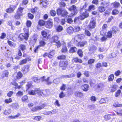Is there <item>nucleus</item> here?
Segmentation results:
<instances>
[{
    "label": "nucleus",
    "instance_id": "obj_1",
    "mask_svg": "<svg viewBox=\"0 0 122 122\" xmlns=\"http://www.w3.org/2000/svg\"><path fill=\"white\" fill-rule=\"evenodd\" d=\"M45 92V91L41 92L40 89L36 88L34 90H31L29 91L28 92V93L30 95H35L36 94H37L39 96H42V94L45 95L44 92Z\"/></svg>",
    "mask_w": 122,
    "mask_h": 122
},
{
    "label": "nucleus",
    "instance_id": "obj_2",
    "mask_svg": "<svg viewBox=\"0 0 122 122\" xmlns=\"http://www.w3.org/2000/svg\"><path fill=\"white\" fill-rule=\"evenodd\" d=\"M58 37L56 36H53L51 39V43H54V44L56 45L58 48L60 47L61 45L59 41H58Z\"/></svg>",
    "mask_w": 122,
    "mask_h": 122
},
{
    "label": "nucleus",
    "instance_id": "obj_3",
    "mask_svg": "<svg viewBox=\"0 0 122 122\" xmlns=\"http://www.w3.org/2000/svg\"><path fill=\"white\" fill-rule=\"evenodd\" d=\"M96 26L95 19L94 18H92L90 21V23L88 26L90 29L94 28Z\"/></svg>",
    "mask_w": 122,
    "mask_h": 122
},
{
    "label": "nucleus",
    "instance_id": "obj_4",
    "mask_svg": "<svg viewBox=\"0 0 122 122\" xmlns=\"http://www.w3.org/2000/svg\"><path fill=\"white\" fill-rule=\"evenodd\" d=\"M49 77L46 78L45 76H43V77L40 78V80L42 81H44L47 84L49 85L52 82L49 81Z\"/></svg>",
    "mask_w": 122,
    "mask_h": 122
},
{
    "label": "nucleus",
    "instance_id": "obj_5",
    "mask_svg": "<svg viewBox=\"0 0 122 122\" xmlns=\"http://www.w3.org/2000/svg\"><path fill=\"white\" fill-rule=\"evenodd\" d=\"M84 35L82 34H79L76 36L75 37L74 40L76 41L83 39L84 37Z\"/></svg>",
    "mask_w": 122,
    "mask_h": 122
},
{
    "label": "nucleus",
    "instance_id": "obj_6",
    "mask_svg": "<svg viewBox=\"0 0 122 122\" xmlns=\"http://www.w3.org/2000/svg\"><path fill=\"white\" fill-rule=\"evenodd\" d=\"M45 106L44 104H42L41 105L39 106H36L31 109L34 112L37 110H40L43 109L45 107Z\"/></svg>",
    "mask_w": 122,
    "mask_h": 122
},
{
    "label": "nucleus",
    "instance_id": "obj_7",
    "mask_svg": "<svg viewBox=\"0 0 122 122\" xmlns=\"http://www.w3.org/2000/svg\"><path fill=\"white\" fill-rule=\"evenodd\" d=\"M88 13L86 11H85L80 15L79 16V18L81 20H83L85 18L88 17Z\"/></svg>",
    "mask_w": 122,
    "mask_h": 122
},
{
    "label": "nucleus",
    "instance_id": "obj_8",
    "mask_svg": "<svg viewBox=\"0 0 122 122\" xmlns=\"http://www.w3.org/2000/svg\"><path fill=\"white\" fill-rule=\"evenodd\" d=\"M28 37L29 35L27 34H25L24 33H23L19 35V38L22 41L24 39L27 40Z\"/></svg>",
    "mask_w": 122,
    "mask_h": 122
},
{
    "label": "nucleus",
    "instance_id": "obj_9",
    "mask_svg": "<svg viewBox=\"0 0 122 122\" xmlns=\"http://www.w3.org/2000/svg\"><path fill=\"white\" fill-rule=\"evenodd\" d=\"M16 7V6L15 5H11L6 10V12L8 13H12Z\"/></svg>",
    "mask_w": 122,
    "mask_h": 122
},
{
    "label": "nucleus",
    "instance_id": "obj_10",
    "mask_svg": "<svg viewBox=\"0 0 122 122\" xmlns=\"http://www.w3.org/2000/svg\"><path fill=\"white\" fill-rule=\"evenodd\" d=\"M67 64L66 62L64 61H60L59 63V66L62 67V69L65 70Z\"/></svg>",
    "mask_w": 122,
    "mask_h": 122
},
{
    "label": "nucleus",
    "instance_id": "obj_11",
    "mask_svg": "<svg viewBox=\"0 0 122 122\" xmlns=\"http://www.w3.org/2000/svg\"><path fill=\"white\" fill-rule=\"evenodd\" d=\"M69 10L70 11H73L74 12L71 13L73 15H76L77 13V11L76 9V7L75 5H73L71 6L69 9Z\"/></svg>",
    "mask_w": 122,
    "mask_h": 122
},
{
    "label": "nucleus",
    "instance_id": "obj_12",
    "mask_svg": "<svg viewBox=\"0 0 122 122\" xmlns=\"http://www.w3.org/2000/svg\"><path fill=\"white\" fill-rule=\"evenodd\" d=\"M30 66L28 65H26L24 66L22 68V71L23 73L24 74H25L28 72L29 70V69Z\"/></svg>",
    "mask_w": 122,
    "mask_h": 122
},
{
    "label": "nucleus",
    "instance_id": "obj_13",
    "mask_svg": "<svg viewBox=\"0 0 122 122\" xmlns=\"http://www.w3.org/2000/svg\"><path fill=\"white\" fill-rule=\"evenodd\" d=\"M52 26L53 22L52 19H50L47 21L46 24V27L47 28H50L52 27Z\"/></svg>",
    "mask_w": 122,
    "mask_h": 122
},
{
    "label": "nucleus",
    "instance_id": "obj_14",
    "mask_svg": "<svg viewBox=\"0 0 122 122\" xmlns=\"http://www.w3.org/2000/svg\"><path fill=\"white\" fill-rule=\"evenodd\" d=\"M104 86L102 83H100L97 85V88L98 90L102 91L104 88Z\"/></svg>",
    "mask_w": 122,
    "mask_h": 122
},
{
    "label": "nucleus",
    "instance_id": "obj_15",
    "mask_svg": "<svg viewBox=\"0 0 122 122\" xmlns=\"http://www.w3.org/2000/svg\"><path fill=\"white\" fill-rule=\"evenodd\" d=\"M40 45L38 46H37L36 49L35 50V52H36V50L40 47L41 46H44L46 44V42L43 41L41 40L40 41Z\"/></svg>",
    "mask_w": 122,
    "mask_h": 122
},
{
    "label": "nucleus",
    "instance_id": "obj_16",
    "mask_svg": "<svg viewBox=\"0 0 122 122\" xmlns=\"http://www.w3.org/2000/svg\"><path fill=\"white\" fill-rule=\"evenodd\" d=\"M107 27V25L106 24H104L102 26V28L103 30H102L101 32V35H105L106 33V30L105 29Z\"/></svg>",
    "mask_w": 122,
    "mask_h": 122
},
{
    "label": "nucleus",
    "instance_id": "obj_17",
    "mask_svg": "<svg viewBox=\"0 0 122 122\" xmlns=\"http://www.w3.org/2000/svg\"><path fill=\"white\" fill-rule=\"evenodd\" d=\"M74 30V28L71 26L69 27L67 29V33L69 34H72Z\"/></svg>",
    "mask_w": 122,
    "mask_h": 122
},
{
    "label": "nucleus",
    "instance_id": "obj_18",
    "mask_svg": "<svg viewBox=\"0 0 122 122\" xmlns=\"http://www.w3.org/2000/svg\"><path fill=\"white\" fill-rule=\"evenodd\" d=\"M11 112V110L10 109H8L7 110L6 109L4 110L3 111V113L5 115H8L10 114Z\"/></svg>",
    "mask_w": 122,
    "mask_h": 122
},
{
    "label": "nucleus",
    "instance_id": "obj_19",
    "mask_svg": "<svg viewBox=\"0 0 122 122\" xmlns=\"http://www.w3.org/2000/svg\"><path fill=\"white\" fill-rule=\"evenodd\" d=\"M87 44V42L85 41L80 42L78 43V46L81 47H83L85 45H86Z\"/></svg>",
    "mask_w": 122,
    "mask_h": 122
},
{
    "label": "nucleus",
    "instance_id": "obj_20",
    "mask_svg": "<svg viewBox=\"0 0 122 122\" xmlns=\"http://www.w3.org/2000/svg\"><path fill=\"white\" fill-rule=\"evenodd\" d=\"M9 74V72L8 71H4L2 72L1 74V76L3 78L5 77H8Z\"/></svg>",
    "mask_w": 122,
    "mask_h": 122
},
{
    "label": "nucleus",
    "instance_id": "obj_21",
    "mask_svg": "<svg viewBox=\"0 0 122 122\" xmlns=\"http://www.w3.org/2000/svg\"><path fill=\"white\" fill-rule=\"evenodd\" d=\"M74 95L77 97H81L83 96V94L81 92L78 91H76L74 93Z\"/></svg>",
    "mask_w": 122,
    "mask_h": 122
},
{
    "label": "nucleus",
    "instance_id": "obj_22",
    "mask_svg": "<svg viewBox=\"0 0 122 122\" xmlns=\"http://www.w3.org/2000/svg\"><path fill=\"white\" fill-rule=\"evenodd\" d=\"M21 6H20L17 9L16 13L18 14H20L22 15V12L24 9V8L22 7Z\"/></svg>",
    "mask_w": 122,
    "mask_h": 122
},
{
    "label": "nucleus",
    "instance_id": "obj_23",
    "mask_svg": "<svg viewBox=\"0 0 122 122\" xmlns=\"http://www.w3.org/2000/svg\"><path fill=\"white\" fill-rule=\"evenodd\" d=\"M81 87L84 91H86L88 90L89 86L87 84H85L82 86Z\"/></svg>",
    "mask_w": 122,
    "mask_h": 122
},
{
    "label": "nucleus",
    "instance_id": "obj_24",
    "mask_svg": "<svg viewBox=\"0 0 122 122\" xmlns=\"http://www.w3.org/2000/svg\"><path fill=\"white\" fill-rule=\"evenodd\" d=\"M98 10L99 12L102 13L105 10V8L102 6H100L98 8Z\"/></svg>",
    "mask_w": 122,
    "mask_h": 122
},
{
    "label": "nucleus",
    "instance_id": "obj_25",
    "mask_svg": "<svg viewBox=\"0 0 122 122\" xmlns=\"http://www.w3.org/2000/svg\"><path fill=\"white\" fill-rule=\"evenodd\" d=\"M97 49V47L95 46H91L89 49V51H90L94 52Z\"/></svg>",
    "mask_w": 122,
    "mask_h": 122
},
{
    "label": "nucleus",
    "instance_id": "obj_26",
    "mask_svg": "<svg viewBox=\"0 0 122 122\" xmlns=\"http://www.w3.org/2000/svg\"><path fill=\"white\" fill-rule=\"evenodd\" d=\"M72 61H74L75 62H78L80 63H81L82 62V61L81 59H78L77 58H73Z\"/></svg>",
    "mask_w": 122,
    "mask_h": 122
},
{
    "label": "nucleus",
    "instance_id": "obj_27",
    "mask_svg": "<svg viewBox=\"0 0 122 122\" xmlns=\"http://www.w3.org/2000/svg\"><path fill=\"white\" fill-rule=\"evenodd\" d=\"M112 5L114 8H117L120 5V4L117 2H115L112 3Z\"/></svg>",
    "mask_w": 122,
    "mask_h": 122
},
{
    "label": "nucleus",
    "instance_id": "obj_28",
    "mask_svg": "<svg viewBox=\"0 0 122 122\" xmlns=\"http://www.w3.org/2000/svg\"><path fill=\"white\" fill-rule=\"evenodd\" d=\"M76 51L77 48L75 47H73L71 48L69 52L70 53H74L76 52Z\"/></svg>",
    "mask_w": 122,
    "mask_h": 122
},
{
    "label": "nucleus",
    "instance_id": "obj_29",
    "mask_svg": "<svg viewBox=\"0 0 122 122\" xmlns=\"http://www.w3.org/2000/svg\"><path fill=\"white\" fill-rule=\"evenodd\" d=\"M11 106L13 109H18L19 108L18 104L17 103L12 104L11 105Z\"/></svg>",
    "mask_w": 122,
    "mask_h": 122
},
{
    "label": "nucleus",
    "instance_id": "obj_30",
    "mask_svg": "<svg viewBox=\"0 0 122 122\" xmlns=\"http://www.w3.org/2000/svg\"><path fill=\"white\" fill-rule=\"evenodd\" d=\"M114 75L113 74H111L108 77V81H112L114 79Z\"/></svg>",
    "mask_w": 122,
    "mask_h": 122
},
{
    "label": "nucleus",
    "instance_id": "obj_31",
    "mask_svg": "<svg viewBox=\"0 0 122 122\" xmlns=\"http://www.w3.org/2000/svg\"><path fill=\"white\" fill-rule=\"evenodd\" d=\"M19 47L20 49L23 51H24L26 49V46L24 44H21Z\"/></svg>",
    "mask_w": 122,
    "mask_h": 122
},
{
    "label": "nucleus",
    "instance_id": "obj_32",
    "mask_svg": "<svg viewBox=\"0 0 122 122\" xmlns=\"http://www.w3.org/2000/svg\"><path fill=\"white\" fill-rule=\"evenodd\" d=\"M7 42L8 44L11 47H15L16 46V44H15L14 43L9 41H8Z\"/></svg>",
    "mask_w": 122,
    "mask_h": 122
},
{
    "label": "nucleus",
    "instance_id": "obj_33",
    "mask_svg": "<svg viewBox=\"0 0 122 122\" xmlns=\"http://www.w3.org/2000/svg\"><path fill=\"white\" fill-rule=\"evenodd\" d=\"M23 95V92H22L19 91L16 94L17 97H20Z\"/></svg>",
    "mask_w": 122,
    "mask_h": 122
},
{
    "label": "nucleus",
    "instance_id": "obj_34",
    "mask_svg": "<svg viewBox=\"0 0 122 122\" xmlns=\"http://www.w3.org/2000/svg\"><path fill=\"white\" fill-rule=\"evenodd\" d=\"M54 51H52L50 52L49 54L48 57L50 58H52L54 55Z\"/></svg>",
    "mask_w": 122,
    "mask_h": 122
},
{
    "label": "nucleus",
    "instance_id": "obj_35",
    "mask_svg": "<svg viewBox=\"0 0 122 122\" xmlns=\"http://www.w3.org/2000/svg\"><path fill=\"white\" fill-rule=\"evenodd\" d=\"M63 27L60 25H59L57 27L56 29V30L59 32L63 30Z\"/></svg>",
    "mask_w": 122,
    "mask_h": 122
},
{
    "label": "nucleus",
    "instance_id": "obj_36",
    "mask_svg": "<svg viewBox=\"0 0 122 122\" xmlns=\"http://www.w3.org/2000/svg\"><path fill=\"white\" fill-rule=\"evenodd\" d=\"M33 81L35 82L38 83L39 82L40 79H39L38 78L36 77H33L32 78Z\"/></svg>",
    "mask_w": 122,
    "mask_h": 122
},
{
    "label": "nucleus",
    "instance_id": "obj_37",
    "mask_svg": "<svg viewBox=\"0 0 122 122\" xmlns=\"http://www.w3.org/2000/svg\"><path fill=\"white\" fill-rule=\"evenodd\" d=\"M112 31H108L107 35V37L109 38H111L112 37Z\"/></svg>",
    "mask_w": 122,
    "mask_h": 122
},
{
    "label": "nucleus",
    "instance_id": "obj_38",
    "mask_svg": "<svg viewBox=\"0 0 122 122\" xmlns=\"http://www.w3.org/2000/svg\"><path fill=\"white\" fill-rule=\"evenodd\" d=\"M113 105L114 107H122V104H119L117 102L114 103Z\"/></svg>",
    "mask_w": 122,
    "mask_h": 122
},
{
    "label": "nucleus",
    "instance_id": "obj_39",
    "mask_svg": "<svg viewBox=\"0 0 122 122\" xmlns=\"http://www.w3.org/2000/svg\"><path fill=\"white\" fill-rule=\"evenodd\" d=\"M32 86V84L30 82H28L27 84L26 85L27 90L29 89Z\"/></svg>",
    "mask_w": 122,
    "mask_h": 122
},
{
    "label": "nucleus",
    "instance_id": "obj_40",
    "mask_svg": "<svg viewBox=\"0 0 122 122\" xmlns=\"http://www.w3.org/2000/svg\"><path fill=\"white\" fill-rule=\"evenodd\" d=\"M39 25L41 26H44L45 24V22L42 20H40L38 22Z\"/></svg>",
    "mask_w": 122,
    "mask_h": 122
},
{
    "label": "nucleus",
    "instance_id": "obj_41",
    "mask_svg": "<svg viewBox=\"0 0 122 122\" xmlns=\"http://www.w3.org/2000/svg\"><path fill=\"white\" fill-rule=\"evenodd\" d=\"M22 76V74L21 72H19L17 73V75L16 76L17 78V79H20Z\"/></svg>",
    "mask_w": 122,
    "mask_h": 122
},
{
    "label": "nucleus",
    "instance_id": "obj_42",
    "mask_svg": "<svg viewBox=\"0 0 122 122\" xmlns=\"http://www.w3.org/2000/svg\"><path fill=\"white\" fill-rule=\"evenodd\" d=\"M12 84L15 86V89H19L21 88L20 86H18V84L16 82H15L13 83H12Z\"/></svg>",
    "mask_w": 122,
    "mask_h": 122
},
{
    "label": "nucleus",
    "instance_id": "obj_43",
    "mask_svg": "<svg viewBox=\"0 0 122 122\" xmlns=\"http://www.w3.org/2000/svg\"><path fill=\"white\" fill-rule=\"evenodd\" d=\"M27 61H26V60L25 59H23L22 60L20 61L19 64L20 65H22L25 64L26 63Z\"/></svg>",
    "mask_w": 122,
    "mask_h": 122
},
{
    "label": "nucleus",
    "instance_id": "obj_44",
    "mask_svg": "<svg viewBox=\"0 0 122 122\" xmlns=\"http://www.w3.org/2000/svg\"><path fill=\"white\" fill-rule=\"evenodd\" d=\"M60 82V79L59 78H57L55 79L53 81V82L54 83L56 84L59 83Z\"/></svg>",
    "mask_w": 122,
    "mask_h": 122
},
{
    "label": "nucleus",
    "instance_id": "obj_45",
    "mask_svg": "<svg viewBox=\"0 0 122 122\" xmlns=\"http://www.w3.org/2000/svg\"><path fill=\"white\" fill-rule=\"evenodd\" d=\"M22 15L16 13L15 14L14 17L16 19H20L21 16Z\"/></svg>",
    "mask_w": 122,
    "mask_h": 122
},
{
    "label": "nucleus",
    "instance_id": "obj_46",
    "mask_svg": "<svg viewBox=\"0 0 122 122\" xmlns=\"http://www.w3.org/2000/svg\"><path fill=\"white\" fill-rule=\"evenodd\" d=\"M82 29V28H81L79 26H76L75 27V31L78 32L80 31H81Z\"/></svg>",
    "mask_w": 122,
    "mask_h": 122
},
{
    "label": "nucleus",
    "instance_id": "obj_47",
    "mask_svg": "<svg viewBox=\"0 0 122 122\" xmlns=\"http://www.w3.org/2000/svg\"><path fill=\"white\" fill-rule=\"evenodd\" d=\"M111 115L108 114L105 115L104 116V118L105 120L107 121L109 120L111 118Z\"/></svg>",
    "mask_w": 122,
    "mask_h": 122
},
{
    "label": "nucleus",
    "instance_id": "obj_48",
    "mask_svg": "<svg viewBox=\"0 0 122 122\" xmlns=\"http://www.w3.org/2000/svg\"><path fill=\"white\" fill-rule=\"evenodd\" d=\"M32 24L31 21L29 20H27L26 22V25L28 27H30Z\"/></svg>",
    "mask_w": 122,
    "mask_h": 122
},
{
    "label": "nucleus",
    "instance_id": "obj_49",
    "mask_svg": "<svg viewBox=\"0 0 122 122\" xmlns=\"http://www.w3.org/2000/svg\"><path fill=\"white\" fill-rule=\"evenodd\" d=\"M67 14V12L65 10H62L61 15L63 17H64Z\"/></svg>",
    "mask_w": 122,
    "mask_h": 122
},
{
    "label": "nucleus",
    "instance_id": "obj_50",
    "mask_svg": "<svg viewBox=\"0 0 122 122\" xmlns=\"http://www.w3.org/2000/svg\"><path fill=\"white\" fill-rule=\"evenodd\" d=\"M84 33L86 35L88 36H90L91 35V34L89 31L87 30H85Z\"/></svg>",
    "mask_w": 122,
    "mask_h": 122
},
{
    "label": "nucleus",
    "instance_id": "obj_51",
    "mask_svg": "<svg viewBox=\"0 0 122 122\" xmlns=\"http://www.w3.org/2000/svg\"><path fill=\"white\" fill-rule=\"evenodd\" d=\"M107 101V99L106 98H102L100 101V102L101 104L104 103Z\"/></svg>",
    "mask_w": 122,
    "mask_h": 122
},
{
    "label": "nucleus",
    "instance_id": "obj_52",
    "mask_svg": "<svg viewBox=\"0 0 122 122\" xmlns=\"http://www.w3.org/2000/svg\"><path fill=\"white\" fill-rule=\"evenodd\" d=\"M77 53L79 56L80 57L83 56V52L81 50H79L77 52Z\"/></svg>",
    "mask_w": 122,
    "mask_h": 122
},
{
    "label": "nucleus",
    "instance_id": "obj_53",
    "mask_svg": "<svg viewBox=\"0 0 122 122\" xmlns=\"http://www.w3.org/2000/svg\"><path fill=\"white\" fill-rule=\"evenodd\" d=\"M119 11L117 10L114 9L113 10L112 12V14L113 15H116L118 14Z\"/></svg>",
    "mask_w": 122,
    "mask_h": 122
},
{
    "label": "nucleus",
    "instance_id": "obj_54",
    "mask_svg": "<svg viewBox=\"0 0 122 122\" xmlns=\"http://www.w3.org/2000/svg\"><path fill=\"white\" fill-rule=\"evenodd\" d=\"M12 102V99L11 98H9V99H6L5 101V103L8 104L11 102Z\"/></svg>",
    "mask_w": 122,
    "mask_h": 122
},
{
    "label": "nucleus",
    "instance_id": "obj_55",
    "mask_svg": "<svg viewBox=\"0 0 122 122\" xmlns=\"http://www.w3.org/2000/svg\"><path fill=\"white\" fill-rule=\"evenodd\" d=\"M61 52L63 53H65L67 52V48L65 46H64L61 50Z\"/></svg>",
    "mask_w": 122,
    "mask_h": 122
},
{
    "label": "nucleus",
    "instance_id": "obj_56",
    "mask_svg": "<svg viewBox=\"0 0 122 122\" xmlns=\"http://www.w3.org/2000/svg\"><path fill=\"white\" fill-rule=\"evenodd\" d=\"M62 10L61 9H58L57 11V14L58 15H62Z\"/></svg>",
    "mask_w": 122,
    "mask_h": 122
},
{
    "label": "nucleus",
    "instance_id": "obj_57",
    "mask_svg": "<svg viewBox=\"0 0 122 122\" xmlns=\"http://www.w3.org/2000/svg\"><path fill=\"white\" fill-rule=\"evenodd\" d=\"M65 58V56L63 55H62L57 57V58L58 59H64Z\"/></svg>",
    "mask_w": 122,
    "mask_h": 122
},
{
    "label": "nucleus",
    "instance_id": "obj_58",
    "mask_svg": "<svg viewBox=\"0 0 122 122\" xmlns=\"http://www.w3.org/2000/svg\"><path fill=\"white\" fill-rule=\"evenodd\" d=\"M121 93V91L120 90L117 91V92L115 93V96L116 97H118Z\"/></svg>",
    "mask_w": 122,
    "mask_h": 122
},
{
    "label": "nucleus",
    "instance_id": "obj_59",
    "mask_svg": "<svg viewBox=\"0 0 122 122\" xmlns=\"http://www.w3.org/2000/svg\"><path fill=\"white\" fill-rule=\"evenodd\" d=\"M87 5V4L86 3H85L83 5L81 6V9H85Z\"/></svg>",
    "mask_w": 122,
    "mask_h": 122
},
{
    "label": "nucleus",
    "instance_id": "obj_60",
    "mask_svg": "<svg viewBox=\"0 0 122 122\" xmlns=\"http://www.w3.org/2000/svg\"><path fill=\"white\" fill-rule=\"evenodd\" d=\"M50 14L52 16H54L56 14V12L55 10H52L50 11Z\"/></svg>",
    "mask_w": 122,
    "mask_h": 122
},
{
    "label": "nucleus",
    "instance_id": "obj_61",
    "mask_svg": "<svg viewBox=\"0 0 122 122\" xmlns=\"http://www.w3.org/2000/svg\"><path fill=\"white\" fill-rule=\"evenodd\" d=\"M79 20H81L79 18V16L78 17L75 18L74 20V23H78L79 21Z\"/></svg>",
    "mask_w": 122,
    "mask_h": 122
},
{
    "label": "nucleus",
    "instance_id": "obj_62",
    "mask_svg": "<svg viewBox=\"0 0 122 122\" xmlns=\"http://www.w3.org/2000/svg\"><path fill=\"white\" fill-rule=\"evenodd\" d=\"M23 30L24 31V32L25 33V34H27L28 35H29V30L27 28L26 29V28H24L23 29Z\"/></svg>",
    "mask_w": 122,
    "mask_h": 122
},
{
    "label": "nucleus",
    "instance_id": "obj_63",
    "mask_svg": "<svg viewBox=\"0 0 122 122\" xmlns=\"http://www.w3.org/2000/svg\"><path fill=\"white\" fill-rule=\"evenodd\" d=\"M28 2L27 0H23V2L22 4H21L20 5V6H22L23 5H25Z\"/></svg>",
    "mask_w": 122,
    "mask_h": 122
},
{
    "label": "nucleus",
    "instance_id": "obj_64",
    "mask_svg": "<svg viewBox=\"0 0 122 122\" xmlns=\"http://www.w3.org/2000/svg\"><path fill=\"white\" fill-rule=\"evenodd\" d=\"M6 36V34L4 33H2L1 35L0 36V38L1 39H3L5 38Z\"/></svg>",
    "mask_w": 122,
    "mask_h": 122
}]
</instances>
